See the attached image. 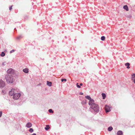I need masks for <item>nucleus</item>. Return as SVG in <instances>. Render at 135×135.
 Masks as SVG:
<instances>
[{
  "mask_svg": "<svg viewBox=\"0 0 135 135\" xmlns=\"http://www.w3.org/2000/svg\"><path fill=\"white\" fill-rule=\"evenodd\" d=\"M5 78L7 83H8L12 84L13 82V78L12 75L7 74L5 76Z\"/></svg>",
  "mask_w": 135,
  "mask_h": 135,
  "instance_id": "nucleus-1",
  "label": "nucleus"
},
{
  "mask_svg": "<svg viewBox=\"0 0 135 135\" xmlns=\"http://www.w3.org/2000/svg\"><path fill=\"white\" fill-rule=\"evenodd\" d=\"M19 91V90L17 88H12L9 91V94L10 96H12L16 93L18 92Z\"/></svg>",
  "mask_w": 135,
  "mask_h": 135,
  "instance_id": "nucleus-2",
  "label": "nucleus"
},
{
  "mask_svg": "<svg viewBox=\"0 0 135 135\" xmlns=\"http://www.w3.org/2000/svg\"><path fill=\"white\" fill-rule=\"evenodd\" d=\"M90 107L95 112L97 113L99 111V107L98 105L96 104H92Z\"/></svg>",
  "mask_w": 135,
  "mask_h": 135,
  "instance_id": "nucleus-3",
  "label": "nucleus"
},
{
  "mask_svg": "<svg viewBox=\"0 0 135 135\" xmlns=\"http://www.w3.org/2000/svg\"><path fill=\"white\" fill-rule=\"evenodd\" d=\"M21 94L20 93H16L13 96V98L15 100H17L18 99L20 96H21Z\"/></svg>",
  "mask_w": 135,
  "mask_h": 135,
  "instance_id": "nucleus-4",
  "label": "nucleus"
},
{
  "mask_svg": "<svg viewBox=\"0 0 135 135\" xmlns=\"http://www.w3.org/2000/svg\"><path fill=\"white\" fill-rule=\"evenodd\" d=\"M111 107L109 105H106L105 107V109L106 113L109 112L110 111Z\"/></svg>",
  "mask_w": 135,
  "mask_h": 135,
  "instance_id": "nucleus-5",
  "label": "nucleus"
},
{
  "mask_svg": "<svg viewBox=\"0 0 135 135\" xmlns=\"http://www.w3.org/2000/svg\"><path fill=\"white\" fill-rule=\"evenodd\" d=\"M15 72L14 70L12 68H10L7 71V73L8 74H14Z\"/></svg>",
  "mask_w": 135,
  "mask_h": 135,
  "instance_id": "nucleus-6",
  "label": "nucleus"
},
{
  "mask_svg": "<svg viewBox=\"0 0 135 135\" xmlns=\"http://www.w3.org/2000/svg\"><path fill=\"white\" fill-rule=\"evenodd\" d=\"M5 86V83L4 81L1 80L0 81V88H3Z\"/></svg>",
  "mask_w": 135,
  "mask_h": 135,
  "instance_id": "nucleus-7",
  "label": "nucleus"
},
{
  "mask_svg": "<svg viewBox=\"0 0 135 135\" xmlns=\"http://www.w3.org/2000/svg\"><path fill=\"white\" fill-rule=\"evenodd\" d=\"M131 79L133 82L135 84V73L131 75Z\"/></svg>",
  "mask_w": 135,
  "mask_h": 135,
  "instance_id": "nucleus-8",
  "label": "nucleus"
},
{
  "mask_svg": "<svg viewBox=\"0 0 135 135\" xmlns=\"http://www.w3.org/2000/svg\"><path fill=\"white\" fill-rule=\"evenodd\" d=\"M94 100L92 99H91L90 101H89V102L88 104L89 105H90V107L91 106V105L93 104H95V103H94Z\"/></svg>",
  "mask_w": 135,
  "mask_h": 135,
  "instance_id": "nucleus-9",
  "label": "nucleus"
},
{
  "mask_svg": "<svg viewBox=\"0 0 135 135\" xmlns=\"http://www.w3.org/2000/svg\"><path fill=\"white\" fill-rule=\"evenodd\" d=\"M23 71L25 73H28V69L27 68H25L23 70Z\"/></svg>",
  "mask_w": 135,
  "mask_h": 135,
  "instance_id": "nucleus-10",
  "label": "nucleus"
},
{
  "mask_svg": "<svg viewBox=\"0 0 135 135\" xmlns=\"http://www.w3.org/2000/svg\"><path fill=\"white\" fill-rule=\"evenodd\" d=\"M32 124L29 122L27 124L26 127L28 128H30L32 126Z\"/></svg>",
  "mask_w": 135,
  "mask_h": 135,
  "instance_id": "nucleus-11",
  "label": "nucleus"
},
{
  "mask_svg": "<svg viewBox=\"0 0 135 135\" xmlns=\"http://www.w3.org/2000/svg\"><path fill=\"white\" fill-rule=\"evenodd\" d=\"M117 135H123V133L122 131H119L117 133Z\"/></svg>",
  "mask_w": 135,
  "mask_h": 135,
  "instance_id": "nucleus-12",
  "label": "nucleus"
},
{
  "mask_svg": "<svg viewBox=\"0 0 135 135\" xmlns=\"http://www.w3.org/2000/svg\"><path fill=\"white\" fill-rule=\"evenodd\" d=\"M47 84L48 86H52V83L49 81H47Z\"/></svg>",
  "mask_w": 135,
  "mask_h": 135,
  "instance_id": "nucleus-13",
  "label": "nucleus"
},
{
  "mask_svg": "<svg viewBox=\"0 0 135 135\" xmlns=\"http://www.w3.org/2000/svg\"><path fill=\"white\" fill-rule=\"evenodd\" d=\"M123 8L124 9H125L126 11H128V8L127 6L126 5H124L123 6Z\"/></svg>",
  "mask_w": 135,
  "mask_h": 135,
  "instance_id": "nucleus-14",
  "label": "nucleus"
},
{
  "mask_svg": "<svg viewBox=\"0 0 135 135\" xmlns=\"http://www.w3.org/2000/svg\"><path fill=\"white\" fill-rule=\"evenodd\" d=\"M85 97V98L89 100V101H90L91 99V98L89 95L86 96Z\"/></svg>",
  "mask_w": 135,
  "mask_h": 135,
  "instance_id": "nucleus-15",
  "label": "nucleus"
},
{
  "mask_svg": "<svg viewBox=\"0 0 135 135\" xmlns=\"http://www.w3.org/2000/svg\"><path fill=\"white\" fill-rule=\"evenodd\" d=\"M125 65L126 66H127V69H129L130 68V67L129 66L130 64L129 63H126Z\"/></svg>",
  "mask_w": 135,
  "mask_h": 135,
  "instance_id": "nucleus-16",
  "label": "nucleus"
},
{
  "mask_svg": "<svg viewBox=\"0 0 135 135\" xmlns=\"http://www.w3.org/2000/svg\"><path fill=\"white\" fill-rule=\"evenodd\" d=\"M102 97H103V99H105V98L106 97V95L105 94V93H102Z\"/></svg>",
  "mask_w": 135,
  "mask_h": 135,
  "instance_id": "nucleus-17",
  "label": "nucleus"
},
{
  "mask_svg": "<svg viewBox=\"0 0 135 135\" xmlns=\"http://www.w3.org/2000/svg\"><path fill=\"white\" fill-rule=\"evenodd\" d=\"M5 54L3 52H2L0 54V56L1 57H4L5 56Z\"/></svg>",
  "mask_w": 135,
  "mask_h": 135,
  "instance_id": "nucleus-18",
  "label": "nucleus"
},
{
  "mask_svg": "<svg viewBox=\"0 0 135 135\" xmlns=\"http://www.w3.org/2000/svg\"><path fill=\"white\" fill-rule=\"evenodd\" d=\"M7 64V63L5 61L3 62L2 64V65L3 66H4Z\"/></svg>",
  "mask_w": 135,
  "mask_h": 135,
  "instance_id": "nucleus-19",
  "label": "nucleus"
},
{
  "mask_svg": "<svg viewBox=\"0 0 135 135\" xmlns=\"http://www.w3.org/2000/svg\"><path fill=\"white\" fill-rule=\"evenodd\" d=\"M50 128V127L48 125H47L46 127H45V128L46 131H47Z\"/></svg>",
  "mask_w": 135,
  "mask_h": 135,
  "instance_id": "nucleus-20",
  "label": "nucleus"
},
{
  "mask_svg": "<svg viewBox=\"0 0 135 135\" xmlns=\"http://www.w3.org/2000/svg\"><path fill=\"white\" fill-rule=\"evenodd\" d=\"M86 100H85L81 102V103L83 105H84L86 104Z\"/></svg>",
  "mask_w": 135,
  "mask_h": 135,
  "instance_id": "nucleus-21",
  "label": "nucleus"
},
{
  "mask_svg": "<svg viewBox=\"0 0 135 135\" xmlns=\"http://www.w3.org/2000/svg\"><path fill=\"white\" fill-rule=\"evenodd\" d=\"M113 129V128L112 127H109L108 128L109 131H111Z\"/></svg>",
  "mask_w": 135,
  "mask_h": 135,
  "instance_id": "nucleus-22",
  "label": "nucleus"
},
{
  "mask_svg": "<svg viewBox=\"0 0 135 135\" xmlns=\"http://www.w3.org/2000/svg\"><path fill=\"white\" fill-rule=\"evenodd\" d=\"M49 112L50 113H53L54 112V111L52 110L51 109H50L49 110Z\"/></svg>",
  "mask_w": 135,
  "mask_h": 135,
  "instance_id": "nucleus-23",
  "label": "nucleus"
},
{
  "mask_svg": "<svg viewBox=\"0 0 135 135\" xmlns=\"http://www.w3.org/2000/svg\"><path fill=\"white\" fill-rule=\"evenodd\" d=\"M105 37L104 36H102L101 37V40L102 41H104L105 40Z\"/></svg>",
  "mask_w": 135,
  "mask_h": 135,
  "instance_id": "nucleus-24",
  "label": "nucleus"
},
{
  "mask_svg": "<svg viewBox=\"0 0 135 135\" xmlns=\"http://www.w3.org/2000/svg\"><path fill=\"white\" fill-rule=\"evenodd\" d=\"M33 131V129L32 128H30L29 130V131L31 132H32Z\"/></svg>",
  "mask_w": 135,
  "mask_h": 135,
  "instance_id": "nucleus-25",
  "label": "nucleus"
},
{
  "mask_svg": "<svg viewBox=\"0 0 135 135\" xmlns=\"http://www.w3.org/2000/svg\"><path fill=\"white\" fill-rule=\"evenodd\" d=\"M64 81H66V79H61V81L62 82H63Z\"/></svg>",
  "mask_w": 135,
  "mask_h": 135,
  "instance_id": "nucleus-26",
  "label": "nucleus"
},
{
  "mask_svg": "<svg viewBox=\"0 0 135 135\" xmlns=\"http://www.w3.org/2000/svg\"><path fill=\"white\" fill-rule=\"evenodd\" d=\"M15 51V50H12L11 51H10V53H12L13 52H14Z\"/></svg>",
  "mask_w": 135,
  "mask_h": 135,
  "instance_id": "nucleus-27",
  "label": "nucleus"
},
{
  "mask_svg": "<svg viewBox=\"0 0 135 135\" xmlns=\"http://www.w3.org/2000/svg\"><path fill=\"white\" fill-rule=\"evenodd\" d=\"M76 85H77V86L78 88H80V86L79 85H78V83H77L76 84Z\"/></svg>",
  "mask_w": 135,
  "mask_h": 135,
  "instance_id": "nucleus-28",
  "label": "nucleus"
},
{
  "mask_svg": "<svg viewBox=\"0 0 135 135\" xmlns=\"http://www.w3.org/2000/svg\"><path fill=\"white\" fill-rule=\"evenodd\" d=\"M2 112L1 111V112H0V117H1L2 115Z\"/></svg>",
  "mask_w": 135,
  "mask_h": 135,
  "instance_id": "nucleus-29",
  "label": "nucleus"
},
{
  "mask_svg": "<svg viewBox=\"0 0 135 135\" xmlns=\"http://www.w3.org/2000/svg\"><path fill=\"white\" fill-rule=\"evenodd\" d=\"M12 6H11L10 7H9V9L11 10L12 9Z\"/></svg>",
  "mask_w": 135,
  "mask_h": 135,
  "instance_id": "nucleus-30",
  "label": "nucleus"
},
{
  "mask_svg": "<svg viewBox=\"0 0 135 135\" xmlns=\"http://www.w3.org/2000/svg\"><path fill=\"white\" fill-rule=\"evenodd\" d=\"M83 94V93H82V92H80L79 93V94L81 95H82Z\"/></svg>",
  "mask_w": 135,
  "mask_h": 135,
  "instance_id": "nucleus-31",
  "label": "nucleus"
},
{
  "mask_svg": "<svg viewBox=\"0 0 135 135\" xmlns=\"http://www.w3.org/2000/svg\"><path fill=\"white\" fill-rule=\"evenodd\" d=\"M80 86H82L83 85V84L82 83H80Z\"/></svg>",
  "mask_w": 135,
  "mask_h": 135,
  "instance_id": "nucleus-32",
  "label": "nucleus"
}]
</instances>
